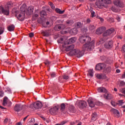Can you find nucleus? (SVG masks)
I'll list each match as a JSON object with an SVG mask.
<instances>
[{
  "label": "nucleus",
  "instance_id": "nucleus-1",
  "mask_svg": "<svg viewBox=\"0 0 125 125\" xmlns=\"http://www.w3.org/2000/svg\"><path fill=\"white\" fill-rule=\"evenodd\" d=\"M81 43H85L83 46L84 51H91L94 48V41L91 42V38L89 36H83L79 38Z\"/></svg>",
  "mask_w": 125,
  "mask_h": 125
},
{
  "label": "nucleus",
  "instance_id": "nucleus-2",
  "mask_svg": "<svg viewBox=\"0 0 125 125\" xmlns=\"http://www.w3.org/2000/svg\"><path fill=\"white\" fill-rule=\"evenodd\" d=\"M68 55H69L70 56L75 55V56L77 57V58H81V57H83V51H81L79 49H75L73 51H70L68 53Z\"/></svg>",
  "mask_w": 125,
  "mask_h": 125
},
{
  "label": "nucleus",
  "instance_id": "nucleus-3",
  "mask_svg": "<svg viewBox=\"0 0 125 125\" xmlns=\"http://www.w3.org/2000/svg\"><path fill=\"white\" fill-rule=\"evenodd\" d=\"M77 41V38L75 37H72L69 39L67 41H65L62 44V47H66L67 45L71 44V43H74Z\"/></svg>",
  "mask_w": 125,
  "mask_h": 125
},
{
  "label": "nucleus",
  "instance_id": "nucleus-4",
  "mask_svg": "<svg viewBox=\"0 0 125 125\" xmlns=\"http://www.w3.org/2000/svg\"><path fill=\"white\" fill-rule=\"evenodd\" d=\"M107 2L105 1L104 0H98L96 2V5L99 7V8H100L101 7H107Z\"/></svg>",
  "mask_w": 125,
  "mask_h": 125
},
{
  "label": "nucleus",
  "instance_id": "nucleus-5",
  "mask_svg": "<svg viewBox=\"0 0 125 125\" xmlns=\"http://www.w3.org/2000/svg\"><path fill=\"white\" fill-rule=\"evenodd\" d=\"M59 108H60V107L58 105L53 106L50 109V114H51V115H57Z\"/></svg>",
  "mask_w": 125,
  "mask_h": 125
},
{
  "label": "nucleus",
  "instance_id": "nucleus-6",
  "mask_svg": "<svg viewBox=\"0 0 125 125\" xmlns=\"http://www.w3.org/2000/svg\"><path fill=\"white\" fill-rule=\"evenodd\" d=\"M26 105H22L21 104H16L14 107V110L16 112H20V111H22L23 108H25Z\"/></svg>",
  "mask_w": 125,
  "mask_h": 125
},
{
  "label": "nucleus",
  "instance_id": "nucleus-7",
  "mask_svg": "<svg viewBox=\"0 0 125 125\" xmlns=\"http://www.w3.org/2000/svg\"><path fill=\"white\" fill-rule=\"evenodd\" d=\"M30 108H33L34 107L35 109H41L42 107V104L40 102H37L34 103L33 104H32L30 106Z\"/></svg>",
  "mask_w": 125,
  "mask_h": 125
},
{
  "label": "nucleus",
  "instance_id": "nucleus-8",
  "mask_svg": "<svg viewBox=\"0 0 125 125\" xmlns=\"http://www.w3.org/2000/svg\"><path fill=\"white\" fill-rule=\"evenodd\" d=\"M106 67V64L104 63H98L96 66V70L98 71H101V70H103L104 68Z\"/></svg>",
  "mask_w": 125,
  "mask_h": 125
},
{
  "label": "nucleus",
  "instance_id": "nucleus-9",
  "mask_svg": "<svg viewBox=\"0 0 125 125\" xmlns=\"http://www.w3.org/2000/svg\"><path fill=\"white\" fill-rule=\"evenodd\" d=\"M66 28V26L64 24H58L56 25L54 29L55 31H61L62 30L65 29Z\"/></svg>",
  "mask_w": 125,
  "mask_h": 125
},
{
  "label": "nucleus",
  "instance_id": "nucleus-10",
  "mask_svg": "<svg viewBox=\"0 0 125 125\" xmlns=\"http://www.w3.org/2000/svg\"><path fill=\"white\" fill-rule=\"evenodd\" d=\"M113 43H114V42L113 41H109L108 42H106L104 43V46L105 48H106L107 49H110V48H112L113 47Z\"/></svg>",
  "mask_w": 125,
  "mask_h": 125
},
{
  "label": "nucleus",
  "instance_id": "nucleus-11",
  "mask_svg": "<svg viewBox=\"0 0 125 125\" xmlns=\"http://www.w3.org/2000/svg\"><path fill=\"white\" fill-rule=\"evenodd\" d=\"M114 31L115 30H114V28L109 29L106 30L105 32H104L103 33V37H107L108 36H109V35H111V34H112V33H114Z\"/></svg>",
  "mask_w": 125,
  "mask_h": 125
},
{
  "label": "nucleus",
  "instance_id": "nucleus-12",
  "mask_svg": "<svg viewBox=\"0 0 125 125\" xmlns=\"http://www.w3.org/2000/svg\"><path fill=\"white\" fill-rule=\"evenodd\" d=\"M114 4L116 6H118L119 7H124L125 5L124 4V2L120 0H117L116 1H114Z\"/></svg>",
  "mask_w": 125,
  "mask_h": 125
},
{
  "label": "nucleus",
  "instance_id": "nucleus-13",
  "mask_svg": "<svg viewBox=\"0 0 125 125\" xmlns=\"http://www.w3.org/2000/svg\"><path fill=\"white\" fill-rule=\"evenodd\" d=\"M25 17V10H23V12L19 14V17H18L17 18L19 21H24Z\"/></svg>",
  "mask_w": 125,
  "mask_h": 125
},
{
  "label": "nucleus",
  "instance_id": "nucleus-14",
  "mask_svg": "<svg viewBox=\"0 0 125 125\" xmlns=\"http://www.w3.org/2000/svg\"><path fill=\"white\" fill-rule=\"evenodd\" d=\"M87 105V103L84 101H80L78 103V106L80 108H85Z\"/></svg>",
  "mask_w": 125,
  "mask_h": 125
},
{
  "label": "nucleus",
  "instance_id": "nucleus-15",
  "mask_svg": "<svg viewBox=\"0 0 125 125\" xmlns=\"http://www.w3.org/2000/svg\"><path fill=\"white\" fill-rule=\"evenodd\" d=\"M105 30H106V28L105 27H100L96 30V34H97V35H101Z\"/></svg>",
  "mask_w": 125,
  "mask_h": 125
},
{
  "label": "nucleus",
  "instance_id": "nucleus-16",
  "mask_svg": "<svg viewBox=\"0 0 125 125\" xmlns=\"http://www.w3.org/2000/svg\"><path fill=\"white\" fill-rule=\"evenodd\" d=\"M63 48H65V51H73L75 49V45L74 44L70 45L68 46V45L66 47H63Z\"/></svg>",
  "mask_w": 125,
  "mask_h": 125
},
{
  "label": "nucleus",
  "instance_id": "nucleus-17",
  "mask_svg": "<svg viewBox=\"0 0 125 125\" xmlns=\"http://www.w3.org/2000/svg\"><path fill=\"white\" fill-rule=\"evenodd\" d=\"M67 112L68 113H70V114H74V113H76V109H75V106H74V105H70L68 107Z\"/></svg>",
  "mask_w": 125,
  "mask_h": 125
},
{
  "label": "nucleus",
  "instance_id": "nucleus-18",
  "mask_svg": "<svg viewBox=\"0 0 125 125\" xmlns=\"http://www.w3.org/2000/svg\"><path fill=\"white\" fill-rule=\"evenodd\" d=\"M97 91L101 93H105L107 92V90L104 87H100L97 88Z\"/></svg>",
  "mask_w": 125,
  "mask_h": 125
},
{
  "label": "nucleus",
  "instance_id": "nucleus-19",
  "mask_svg": "<svg viewBox=\"0 0 125 125\" xmlns=\"http://www.w3.org/2000/svg\"><path fill=\"white\" fill-rule=\"evenodd\" d=\"M0 10L5 15H8L9 14V10L4 9L2 6H0Z\"/></svg>",
  "mask_w": 125,
  "mask_h": 125
},
{
  "label": "nucleus",
  "instance_id": "nucleus-20",
  "mask_svg": "<svg viewBox=\"0 0 125 125\" xmlns=\"http://www.w3.org/2000/svg\"><path fill=\"white\" fill-rule=\"evenodd\" d=\"M111 112L115 115V117H117V118H119L120 117V112L118 111V110L113 108L111 109Z\"/></svg>",
  "mask_w": 125,
  "mask_h": 125
},
{
  "label": "nucleus",
  "instance_id": "nucleus-21",
  "mask_svg": "<svg viewBox=\"0 0 125 125\" xmlns=\"http://www.w3.org/2000/svg\"><path fill=\"white\" fill-rule=\"evenodd\" d=\"M65 108H66V105H65V104L64 103L61 104L60 105V111L62 113H65L64 111Z\"/></svg>",
  "mask_w": 125,
  "mask_h": 125
},
{
  "label": "nucleus",
  "instance_id": "nucleus-22",
  "mask_svg": "<svg viewBox=\"0 0 125 125\" xmlns=\"http://www.w3.org/2000/svg\"><path fill=\"white\" fill-rule=\"evenodd\" d=\"M78 29L76 28H72L70 31V33L71 35H77L78 34Z\"/></svg>",
  "mask_w": 125,
  "mask_h": 125
},
{
  "label": "nucleus",
  "instance_id": "nucleus-23",
  "mask_svg": "<svg viewBox=\"0 0 125 125\" xmlns=\"http://www.w3.org/2000/svg\"><path fill=\"white\" fill-rule=\"evenodd\" d=\"M75 26L76 29H80L83 27V23L81 22H77L75 23Z\"/></svg>",
  "mask_w": 125,
  "mask_h": 125
},
{
  "label": "nucleus",
  "instance_id": "nucleus-24",
  "mask_svg": "<svg viewBox=\"0 0 125 125\" xmlns=\"http://www.w3.org/2000/svg\"><path fill=\"white\" fill-rule=\"evenodd\" d=\"M87 102L89 107H91V108H93V107H94V103H93L92 100L89 99L87 101Z\"/></svg>",
  "mask_w": 125,
  "mask_h": 125
},
{
  "label": "nucleus",
  "instance_id": "nucleus-25",
  "mask_svg": "<svg viewBox=\"0 0 125 125\" xmlns=\"http://www.w3.org/2000/svg\"><path fill=\"white\" fill-rule=\"evenodd\" d=\"M104 98L105 99H112V96H111V94L107 93V92H105L104 94Z\"/></svg>",
  "mask_w": 125,
  "mask_h": 125
},
{
  "label": "nucleus",
  "instance_id": "nucleus-26",
  "mask_svg": "<svg viewBox=\"0 0 125 125\" xmlns=\"http://www.w3.org/2000/svg\"><path fill=\"white\" fill-rule=\"evenodd\" d=\"M8 101V98H7V97H5L4 98L3 100V103H2L3 106H6V105H7Z\"/></svg>",
  "mask_w": 125,
  "mask_h": 125
},
{
  "label": "nucleus",
  "instance_id": "nucleus-27",
  "mask_svg": "<svg viewBox=\"0 0 125 125\" xmlns=\"http://www.w3.org/2000/svg\"><path fill=\"white\" fill-rule=\"evenodd\" d=\"M15 28V26L14 25L12 24L8 27V30L9 31V32H12V31H14Z\"/></svg>",
  "mask_w": 125,
  "mask_h": 125
},
{
  "label": "nucleus",
  "instance_id": "nucleus-28",
  "mask_svg": "<svg viewBox=\"0 0 125 125\" xmlns=\"http://www.w3.org/2000/svg\"><path fill=\"white\" fill-rule=\"evenodd\" d=\"M97 119V114L96 113H94L92 115V121H96Z\"/></svg>",
  "mask_w": 125,
  "mask_h": 125
},
{
  "label": "nucleus",
  "instance_id": "nucleus-29",
  "mask_svg": "<svg viewBox=\"0 0 125 125\" xmlns=\"http://www.w3.org/2000/svg\"><path fill=\"white\" fill-rule=\"evenodd\" d=\"M55 11L57 13H59V14H63V13L65 12L64 10L61 11V10L58 8H56Z\"/></svg>",
  "mask_w": 125,
  "mask_h": 125
},
{
  "label": "nucleus",
  "instance_id": "nucleus-30",
  "mask_svg": "<svg viewBox=\"0 0 125 125\" xmlns=\"http://www.w3.org/2000/svg\"><path fill=\"white\" fill-rule=\"evenodd\" d=\"M66 24L68 25L69 26H71V25H73L74 24V21L71 20H67L66 21Z\"/></svg>",
  "mask_w": 125,
  "mask_h": 125
},
{
  "label": "nucleus",
  "instance_id": "nucleus-31",
  "mask_svg": "<svg viewBox=\"0 0 125 125\" xmlns=\"http://www.w3.org/2000/svg\"><path fill=\"white\" fill-rule=\"evenodd\" d=\"M41 34L43 35L44 37H48V36H49V33L47 32V31H42Z\"/></svg>",
  "mask_w": 125,
  "mask_h": 125
},
{
  "label": "nucleus",
  "instance_id": "nucleus-32",
  "mask_svg": "<svg viewBox=\"0 0 125 125\" xmlns=\"http://www.w3.org/2000/svg\"><path fill=\"white\" fill-rule=\"evenodd\" d=\"M88 29L90 31H93L95 29V26L90 24L88 26Z\"/></svg>",
  "mask_w": 125,
  "mask_h": 125
},
{
  "label": "nucleus",
  "instance_id": "nucleus-33",
  "mask_svg": "<svg viewBox=\"0 0 125 125\" xmlns=\"http://www.w3.org/2000/svg\"><path fill=\"white\" fill-rule=\"evenodd\" d=\"M88 75H89L90 77L92 78V77H93V69L89 70Z\"/></svg>",
  "mask_w": 125,
  "mask_h": 125
},
{
  "label": "nucleus",
  "instance_id": "nucleus-34",
  "mask_svg": "<svg viewBox=\"0 0 125 125\" xmlns=\"http://www.w3.org/2000/svg\"><path fill=\"white\" fill-rule=\"evenodd\" d=\"M57 42L58 43H62V46H63V43H64L65 42H64V39L61 38L60 39H59L57 40Z\"/></svg>",
  "mask_w": 125,
  "mask_h": 125
},
{
  "label": "nucleus",
  "instance_id": "nucleus-35",
  "mask_svg": "<svg viewBox=\"0 0 125 125\" xmlns=\"http://www.w3.org/2000/svg\"><path fill=\"white\" fill-rule=\"evenodd\" d=\"M105 42V40L104 39H100L99 42H97V44L98 45H99L101 43H104Z\"/></svg>",
  "mask_w": 125,
  "mask_h": 125
},
{
  "label": "nucleus",
  "instance_id": "nucleus-36",
  "mask_svg": "<svg viewBox=\"0 0 125 125\" xmlns=\"http://www.w3.org/2000/svg\"><path fill=\"white\" fill-rule=\"evenodd\" d=\"M40 14H41V17H43V16H45V15H46V13L43 10L40 12Z\"/></svg>",
  "mask_w": 125,
  "mask_h": 125
},
{
  "label": "nucleus",
  "instance_id": "nucleus-37",
  "mask_svg": "<svg viewBox=\"0 0 125 125\" xmlns=\"http://www.w3.org/2000/svg\"><path fill=\"white\" fill-rule=\"evenodd\" d=\"M48 4L49 5H50V6L52 9H54V10L55 9V6L54 5V4H53L52 2H49Z\"/></svg>",
  "mask_w": 125,
  "mask_h": 125
},
{
  "label": "nucleus",
  "instance_id": "nucleus-38",
  "mask_svg": "<svg viewBox=\"0 0 125 125\" xmlns=\"http://www.w3.org/2000/svg\"><path fill=\"white\" fill-rule=\"evenodd\" d=\"M69 76L66 74H64L62 75V79H63V80H69Z\"/></svg>",
  "mask_w": 125,
  "mask_h": 125
},
{
  "label": "nucleus",
  "instance_id": "nucleus-39",
  "mask_svg": "<svg viewBox=\"0 0 125 125\" xmlns=\"http://www.w3.org/2000/svg\"><path fill=\"white\" fill-rule=\"evenodd\" d=\"M111 10H112V11H113V12H118V9L116 8V6H113L112 7Z\"/></svg>",
  "mask_w": 125,
  "mask_h": 125
},
{
  "label": "nucleus",
  "instance_id": "nucleus-40",
  "mask_svg": "<svg viewBox=\"0 0 125 125\" xmlns=\"http://www.w3.org/2000/svg\"><path fill=\"white\" fill-rule=\"evenodd\" d=\"M97 79H99V80H101V79H103V75L102 74H97L96 75Z\"/></svg>",
  "mask_w": 125,
  "mask_h": 125
},
{
  "label": "nucleus",
  "instance_id": "nucleus-41",
  "mask_svg": "<svg viewBox=\"0 0 125 125\" xmlns=\"http://www.w3.org/2000/svg\"><path fill=\"white\" fill-rule=\"evenodd\" d=\"M51 78H55L56 77V74L55 72H52L50 73Z\"/></svg>",
  "mask_w": 125,
  "mask_h": 125
},
{
  "label": "nucleus",
  "instance_id": "nucleus-42",
  "mask_svg": "<svg viewBox=\"0 0 125 125\" xmlns=\"http://www.w3.org/2000/svg\"><path fill=\"white\" fill-rule=\"evenodd\" d=\"M3 95H4V92H3V91L0 90V97H3Z\"/></svg>",
  "mask_w": 125,
  "mask_h": 125
},
{
  "label": "nucleus",
  "instance_id": "nucleus-43",
  "mask_svg": "<svg viewBox=\"0 0 125 125\" xmlns=\"http://www.w3.org/2000/svg\"><path fill=\"white\" fill-rule=\"evenodd\" d=\"M124 85H125V82L124 81H121L120 82V86H123Z\"/></svg>",
  "mask_w": 125,
  "mask_h": 125
},
{
  "label": "nucleus",
  "instance_id": "nucleus-44",
  "mask_svg": "<svg viewBox=\"0 0 125 125\" xmlns=\"http://www.w3.org/2000/svg\"><path fill=\"white\" fill-rule=\"evenodd\" d=\"M3 28L2 27H0V35H2V34H3Z\"/></svg>",
  "mask_w": 125,
  "mask_h": 125
},
{
  "label": "nucleus",
  "instance_id": "nucleus-45",
  "mask_svg": "<svg viewBox=\"0 0 125 125\" xmlns=\"http://www.w3.org/2000/svg\"><path fill=\"white\" fill-rule=\"evenodd\" d=\"M44 64L46 65V66H48L49 65V64H50V62L48 61H46L45 62H44Z\"/></svg>",
  "mask_w": 125,
  "mask_h": 125
},
{
  "label": "nucleus",
  "instance_id": "nucleus-46",
  "mask_svg": "<svg viewBox=\"0 0 125 125\" xmlns=\"http://www.w3.org/2000/svg\"><path fill=\"white\" fill-rule=\"evenodd\" d=\"M95 14V12H91V17H92V18H93V17H94V15Z\"/></svg>",
  "mask_w": 125,
  "mask_h": 125
},
{
  "label": "nucleus",
  "instance_id": "nucleus-47",
  "mask_svg": "<svg viewBox=\"0 0 125 125\" xmlns=\"http://www.w3.org/2000/svg\"><path fill=\"white\" fill-rule=\"evenodd\" d=\"M106 71H107V73L111 72V67H107L106 68Z\"/></svg>",
  "mask_w": 125,
  "mask_h": 125
},
{
  "label": "nucleus",
  "instance_id": "nucleus-48",
  "mask_svg": "<svg viewBox=\"0 0 125 125\" xmlns=\"http://www.w3.org/2000/svg\"><path fill=\"white\" fill-rule=\"evenodd\" d=\"M86 23H89L91 22L90 19L87 18L86 20Z\"/></svg>",
  "mask_w": 125,
  "mask_h": 125
},
{
  "label": "nucleus",
  "instance_id": "nucleus-49",
  "mask_svg": "<svg viewBox=\"0 0 125 125\" xmlns=\"http://www.w3.org/2000/svg\"><path fill=\"white\" fill-rule=\"evenodd\" d=\"M106 1V3L110 4L111 3V0H104Z\"/></svg>",
  "mask_w": 125,
  "mask_h": 125
},
{
  "label": "nucleus",
  "instance_id": "nucleus-50",
  "mask_svg": "<svg viewBox=\"0 0 125 125\" xmlns=\"http://www.w3.org/2000/svg\"><path fill=\"white\" fill-rule=\"evenodd\" d=\"M116 19L118 21V22H120V21H121V18L119 16H117L116 17Z\"/></svg>",
  "mask_w": 125,
  "mask_h": 125
},
{
  "label": "nucleus",
  "instance_id": "nucleus-51",
  "mask_svg": "<svg viewBox=\"0 0 125 125\" xmlns=\"http://www.w3.org/2000/svg\"><path fill=\"white\" fill-rule=\"evenodd\" d=\"M70 125H76V122H71L70 123Z\"/></svg>",
  "mask_w": 125,
  "mask_h": 125
},
{
  "label": "nucleus",
  "instance_id": "nucleus-52",
  "mask_svg": "<svg viewBox=\"0 0 125 125\" xmlns=\"http://www.w3.org/2000/svg\"><path fill=\"white\" fill-rule=\"evenodd\" d=\"M33 36H34V34H33V33H30L29 34V37H30V38H33Z\"/></svg>",
  "mask_w": 125,
  "mask_h": 125
},
{
  "label": "nucleus",
  "instance_id": "nucleus-53",
  "mask_svg": "<svg viewBox=\"0 0 125 125\" xmlns=\"http://www.w3.org/2000/svg\"><path fill=\"white\" fill-rule=\"evenodd\" d=\"M119 105H123V100H120L119 101Z\"/></svg>",
  "mask_w": 125,
  "mask_h": 125
},
{
  "label": "nucleus",
  "instance_id": "nucleus-54",
  "mask_svg": "<svg viewBox=\"0 0 125 125\" xmlns=\"http://www.w3.org/2000/svg\"><path fill=\"white\" fill-rule=\"evenodd\" d=\"M30 123H35V119L32 118L30 120Z\"/></svg>",
  "mask_w": 125,
  "mask_h": 125
},
{
  "label": "nucleus",
  "instance_id": "nucleus-55",
  "mask_svg": "<svg viewBox=\"0 0 125 125\" xmlns=\"http://www.w3.org/2000/svg\"><path fill=\"white\" fill-rule=\"evenodd\" d=\"M98 18H99V19H100L102 22H103V21H104V19L102 18L98 17Z\"/></svg>",
  "mask_w": 125,
  "mask_h": 125
},
{
  "label": "nucleus",
  "instance_id": "nucleus-56",
  "mask_svg": "<svg viewBox=\"0 0 125 125\" xmlns=\"http://www.w3.org/2000/svg\"><path fill=\"white\" fill-rule=\"evenodd\" d=\"M125 72H124V74L122 75V79H125Z\"/></svg>",
  "mask_w": 125,
  "mask_h": 125
},
{
  "label": "nucleus",
  "instance_id": "nucleus-57",
  "mask_svg": "<svg viewBox=\"0 0 125 125\" xmlns=\"http://www.w3.org/2000/svg\"><path fill=\"white\" fill-rule=\"evenodd\" d=\"M7 122H8V119H5L4 120V124H6V123Z\"/></svg>",
  "mask_w": 125,
  "mask_h": 125
},
{
  "label": "nucleus",
  "instance_id": "nucleus-58",
  "mask_svg": "<svg viewBox=\"0 0 125 125\" xmlns=\"http://www.w3.org/2000/svg\"><path fill=\"white\" fill-rule=\"evenodd\" d=\"M28 116H27L26 117H24L23 118V122H25V121H26V120H27V118H28Z\"/></svg>",
  "mask_w": 125,
  "mask_h": 125
},
{
  "label": "nucleus",
  "instance_id": "nucleus-59",
  "mask_svg": "<svg viewBox=\"0 0 125 125\" xmlns=\"http://www.w3.org/2000/svg\"><path fill=\"white\" fill-rule=\"evenodd\" d=\"M123 49L124 50V52H125V45H124L123 46Z\"/></svg>",
  "mask_w": 125,
  "mask_h": 125
},
{
  "label": "nucleus",
  "instance_id": "nucleus-60",
  "mask_svg": "<svg viewBox=\"0 0 125 125\" xmlns=\"http://www.w3.org/2000/svg\"><path fill=\"white\" fill-rule=\"evenodd\" d=\"M116 72L117 73H120L121 72V70L120 69H117L116 70Z\"/></svg>",
  "mask_w": 125,
  "mask_h": 125
},
{
  "label": "nucleus",
  "instance_id": "nucleus-61",
  "mask_svg": "<svg viewBox=\"0 0 125 125\" xmlns=\"http://www.w3.org/2000/svg\"><path fill=\"white\" fill-rule=\"evenodd\" d=\"M16 125H22V124L21 122H19L16 124Z\"/></svg>",
  "mask_w": 125,
  "mask_h": 125
},
{
  "label": "nucleus",
  "instance_id": "nucleus-62",
  "mask_svg": "<svg viewBox=\"0 0 125 125\" xmlns=\"http://www.w3.org/2000/svg\"><path fill=\"white\" fill-rule=\"evenodd\" d=\"M118 39H123V37L122 36H118Z\"/></svg>",
  "mask_w": 125,
  "mask_h": 125
},
{
  "label": "nucleus",
  "instance_id": "nucleus-63",
  "mask_svg": "<svg viewBox=\"0 0 125 125\" xmlns=\"http://www.w3.org/2000/svg\"><path fill=\"white\" fill-rule=\"evenodd\" d=\"M39 16V15H38V14H36L35 15V17H38Z\"/></svg>",
  "mask_w": 125,
  "mask_h": 125
},
{
  "label": "nucleus",
  "instance_id": "nucleus-64",
  "mask_svg": "<svg viewBox=\"0 0 125 125\" xmlns=\"http://www.w3.org/2000/svg\"><path fill=\"white\" fill-rule=\"evenodd\" d=\"M46 25H49V21H47L46 22Z\"/></svg>",
  "mask_w": 125,
  "mask_h": 125
}]
</instances>
